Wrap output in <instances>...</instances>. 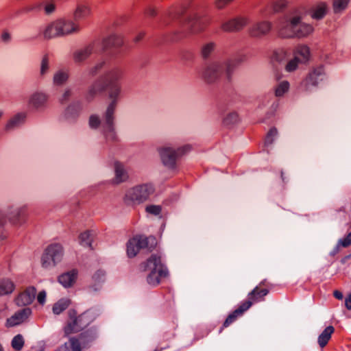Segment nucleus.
I'll use <instances>...</instances> for the list:
<instances>
[{
  "mask_svg": "<svg viewBox=\"0 0 351 351\" xmlns=\"http://www.w3.org/2000/svg\"><path fill=\"white\" fill-rule=\"evenodd\" d=\"M304 14L300 10H295L283 16L279 21L278 28L280 36L285 38H304L311 34L313 27L302 21Z\"/></svg>",
  "mask_w": 351,
  "mask_h": 351,
  "instance_id": "f257e3e1",
  "label": "nucleus"
},
{
  "mask_svg": "<svg viewBox=\"0 0 351 351\" xmlns=\"http://www.w3.org/2000/svg\"><path fill=\"white\" fill-rule=\"evenodd\" d=\"M245 60V56L239 54L232 58L213 61L202 69L201 77L208 84L217 82L223 75L230 80L237 66Z\"/></svg>",
  "mask_w": 351,
  "mask_h": 351,
  "instance_id": "f03ea898",
  "label": "nucleus"
},
{
  "mask_svg": "<svg viewBox=\"0 0 351 351\" xmlns=\"http://www.w3.org/2000/svg\"><path fill=\"white\" fill-rule=\"evenodd\" d=\"M107 88H108V96L110 101L104 113V121L102 128L106 138L109 140H114L117 138L114 114L121 97L122 87L120 84H113V85H108Z\"/></svg>",
  "mask_w": 351,
  "mask_h": 351,
  "instance_id": "7ed1b4c3",
  "label": "nucleus"
},
{
  "mask_svg": "<svg viewBox=\"0 0 351 351\" xmlns=\"http://www.w3.org/2000/svg\"><path fill=\"white\" fill-rule=\"evenodd\" d=\"M81 27L71 19L59 18L49 22L43 31L44 38L49 40L78 34Z\"/></svg>",
  "mask_w": 351,
  "mask_h": 351,
  "instance_id": "20e7f679",
  "label": "nucleus"
},
{
  "mask_svg": "<svg viewBox=\"0 0 351 351\" xmlns=\"http://www.w3.org/2000/svg\"><path fill=\"white\" fill-rule=\"evenodd\" d=\"M141 269L149 272L147 282L152 287L159 285L161 278L168 274L167 269L162 264L160 256L156 254H152L146 262L142 263Z\"/></svg>",
  "mask_w": 351,
  "mask_h": 351,
  "instance_id": "39448f33",
  "label": "nucleus"
},
{
  "mask_svg": "<svg viewBox=\"0 0 351 351\" xmlns=\"http://www.w3.org/2000/svg\"><path fill=\"white\" fill-rule=\"evenodd\" d=\"M191 149L189 145L176 147L171 144H165L157 147L162 165L169 169L176 167L177 160Z\"/></svg>",
  "mask_w": 351,
  "mask_h": 351,
  "instance_id": "423d86ee",
  "label": "nucleus"
},
{
  "mask_svg": "<svg viewBox=\"0 0 351 351\" xmlns=\"http://www.w3.org/2000/svg\"><path fill=\"white\" fill-rule=\"evenodd\" d=\"M154 191V186L151 183L136 184L126 190L123 201L128 205H139L147 201Z\"/></svg>",
  "mask_w": 351,
  "mask_h": 351,
  "instance_id": "0eeeda50",
  "label": "nucleus"
},
{
  "mask_svg": "<svg viewBox=\"0 0 351 351\" xmlns=\"http://www.w3.org/2000/svg\"><path fill=\"white\" fill-rule=\"evenodd\" d=\"M70 319L64 327V332L69 335L73 332H77L89 325L97 317L94 310L90 309L85 311L78 317H76L75 311H69Z\"/></svg>",
  "mask_w": 351,
  "mask_h": 351,
  "instance_id": "6e6552de",
  "label": "nucleus"
},
{
  "mask_svg": "<svg viewBox=\"0 0 351 351\" xmlns=\"http://www.w3.org/2000/svg\"><path fill=\"white\" fill-rule=\"evenodd\" d=\"M64 256V248L58 243L49 245L41 257L42 267L51 269L60 263Z\"/></svg>",
  "mask_w": 351,
  "mask_h": 351,
  "instance_id": "1a4fd4ad",
  "label": "nucleus"
},
{
  "mask_svg": "<svg viewBox=\"0 0 351 351\" xmlns=\"http://www.w3.org/2000/svg\"><path fill=\"white\" fill-rule=\"evenodd\" d=\"M156 244V240L154 237H134L127 243V255L130 258H133L136 256L141 249L147 248L150 250Z\"/></svg>",
  "mask_w": 351,
  "mask_h": 351,
  "instance_id": "9d476101",
  "label": "nucleus"
},
{
  "mask_svg": "<svg viewBox=\"0 0 351 351\" xmlns=\"http://www.w3.org/2000/svg\"><path fill=\"white\" fill-rule=\"evenodd\" d=\"M98 44V41L95 40L75 49L72 54L74 63L76 64H83L95 52Z\"/></svg>",
  "mask_w": 351,
  "mask_h": 351,
  "instance_id": "9b49d317",
  "label": "nucleus"
},
{
  "mask_svg": "<svg viewBox=\"0 0 351 351\" xmlns=\"http://www.w3.org/2000/svg\"><path fill=\"white\" fill-rule=\"evenodd\" d=\"M49 97V95L44 91H34L28 97L27 106L34 111L43 110L47 106Z\"/></svg>",
  "mask_w": 351,
  "mask_h": 351,
  "instance_id": "f8f14e48",
  "label": "nucleus"
},
{
  "mask_svg": "<svg viewBox=\"0 0 351 351\" xmlns=\"http://www.w3.org/2000/svg\"><path fill=\"white\" fill-rule=\"evenodd\" d=\"M272 28V23L269 21H261L254 23L249 29V34L255 38H261L267 36Z\"/></svg>",
  "mask_w": 351,
  "mask_h": 351,
  "instance_id": "ddd939ff",
  "label": "nucleus"
},
{
  "mask_svg": "<svg viewBox=\"0 0 351 351\" xmlns=\"http://www.w3.org/2000/svg\"><path fill=\"white\" fill-rule=\"evenodd\" d=\"M36 289L34 287H27L14 298L16 305L25 306L31 304L36 298Z\"/></svg>",
  "mask_w": 351,
  "mask_h": 351,
  "instance_id": "4468645a",
  "label": "nucleus"
},
{
  "mask_svg": "<svg viewBox=\"0 0 351 351\" xmlns=\"http://www.w3.org/2000/svg\"><path fill=\"white\" fill-rule=\"evenodd\" d=\"M92 14V7L88 2H79L73 11L72 21L76 23L86 21L91 16Z\"/></svg>",
  "mask_w": 351,
  "mask_h": 351,
  "instance_id": "2eb2a0df",
  "label": "nucleus"
},
{
  "mask_svg": "<svg viewBox=\"0 0 351 351\" xmlns=\"http://www.w3.org/2000/svg\"><path fill=\"white\" fill-rule=\"evenodd\" d=\"M250 21L247 16H238L228 21L223 22L221 25V28L224 32H239L245 27Z\"/></svg>",
  "mask_w": 351,
  "mask_h": 351,
  "instance_id": "dca6fc26",
  "label": "nucleus"
},
{
  "mask_svg": "<svg viewBox=\"0 0 351 351\" xmlns=\"http://www.w3.org/2000/svg\"><path fill=\"white\" fill-rule=\"evenodd\" d=\"M32 314V310L29 308H24L16 311L13 315L8 318L5 322V326L8 328L14 327L23 323Z\"/></svg>",
  "mask_w": 351,
  "mask_h": 351,
  "instance_id": "f3484780",
  "label": "nucleus"
},
{
  "mask_svg": "<svg viewBox=\"0 0 351 351\" xmlns=\"http://www.w3.org/2000/svg\"><path fill=\"white\" fill-rule=\"evenodd\" d=\"M123 75V70L119 66H114L108 70L102 76V80L107 85H113V84H119Z\"/></svg>",
  "mask_w": 351,
  "mask_h": 351,
  "instance_id": "a211bd4d",
  "label": "nucleus"
},
{
  "mask_svg": "<svg viewBox=\"0 0 351 351\" xmlns=\"http://www.w3.org/2000/svg\"><path fill=\"white\" fill-rule=\"evenodd\" d=\"M325 73L322 66L313 69L306 79V88L308 90L311 86H316L319 82L324 80Z\"/></svg>",
  "mask_w": 351,
  "mask_h": 351,
  "instance_id": "6ab92c4d",
  "label": "nucleus"
},
{
  "mask_svg": "<svg viewBox=\"0 0 351 351\" xmlns=\"http://www.w3.org/2000/svg\"><path fill=\"white\" fill-rule=\"evenodd\" d=\"M252 306V302L245 301L242 302L239 307L230 313L225 322H223V327L226 328L233 323L237 317L241 316L244 312L248 310Z\"/></svg>",
  "mask_w": 351,
  "mask_h": 351,
  "instance_id": "aec40b11",
  "label": "nucleus"
},
{
  "mask_svg": "<svg viewBox=\"0 0 351 351\" xmlns=\"http://www.w3.org/2000/svg\"><path fill=\"white\" fill-rule=\"evenodd\" d=\"M77 275V270L72 269L60 275L58 280L64 288L71 287L75 284Z\"/></svg>",
  "mask_w": 351,
  "mask_h": 351,
  "instance_id": "412c9836",
  "label": "nucleus"
},
{
  "mask_svg": "<svg viewBox=\"0 0 351 351\" xmlns=\"http://www.w3.org/2000/svg\"><path fill=\"white\" fill-rule=\"evenodd\" d=\"M123 45V37L117 34H112L102 40L104 50L109 48H119Z\"/></svg>",
  "mask_w": 351,
  "mask_h": 351,
  "instance_id": "4be33fe9",
  "label": "nucleus"
},
{
  "mask_svg": "<svg viewBox=\"0 0 351 351\" xmlns=\"http://www.w3.org/2000/svg\"><path fill=\"white\" fill-rule=\"evenodd\" d=\"M129 178L128 169L125 166L119 162L114 163V178L113 182L115 184H121L126 182Z\"/></svg>",
  "mask_w": 351,
  "mask_h": 351,
  "instance_id": "5701e85b",
  "label": "nucleus"
},
{
  "mask_svg": "<svg viewBox=\"0 0 351 351\" xmlns=\"http://www.w3.org/2000/svg\"><path fill=\"white\" fill-rule=\"evenodd\" d=\"M27 113L24 112H18L12 117L8 121L6 130H13L23 125L26 121Z\"/></svg>",
  "mask_w": 351,
  "mask_h": 351,
  "instance_id": "b1692460",
  "label": "nucleus"
},
{
  "mask_svg": "<svg viewBox=\"0 0 351 351\" xmlns=\"http://www.w3.org/2000/svg\"><path fill=\"white\" fill-rule=\"evenodd\" d=\"M69 77L70 73L68 69H58L53 75L52 83L55 86H62L68 82Z\"/></svg>",
  "mask_w": 351,
  "mask_h": 351,
  "instance_id": "393cba45",
  "label": "nucleus"
},
{
  "mask_svg": "<svg viewBox=\"0 0 351 351\" xmlns=\"http://www.w3.org/2000/svg\"><path fill=\"white\" fill-rule=\"evenodd\" d=\"M327 11V5L324 2H319L311 8L310 14L312 19L321 20L326 16Z\"/></svg>",
  "mask_w": 351,
  "mask_h": 351,
  "instance_id": "a878e982",
  "label": "nucleus"
},
{
  "mask_svg": "<svg viewBox=\"0 0 351 351\" xmlns=\"http://www.w3.org/2000/svg\"><path fill=\"white\" fill-rule=\"evenodd\" d=\"M107 84L102 80V77L95 81L89 88L87 93V99H92L95 95L104 92L106 88Z\"/></svg>",
  "mask_w": 351,
  "mask_h": 351,
  "instance_id": "bb28decb",
  "label": "nucleus"
},
{
  "mask_svg": "<svg viewBox=\"0 0 351 351\" xmlns=\"http://www.w3.org/2000/svg\"><path fill=\"white\" fill-rule=\"evenodd\" d=\"M268 293V289H259L258 287H256L251 292L249 293L247 301L252 302V304L254 302L264 300V297L267 295Z\"/></svg>",
  "mask_w": 351,
  "mask_h": 351,
  "instance_id": "cd10ccee",
  "label": "nucleus"
},
{
  "mask_svg": "<svg viewBox=\"0 0 351 351\" xmlns=\"http://www.w3.org/2000/svg\"><path fill=\"white\" fill-rule=\"evenodd\" d=\"M95 237L93 230H86L80 234L78 237L79 243L84 247H92V243Z\"/></svg>",
  "mask_w": 351,
  "mask_h": 351,
  "instance_id": "c85d7f7f",
  "label": "nucleus"
},
{
  "mask_svg": "<svg viewBox=\"0 0 351 351\" xmlns=\"http://www.w3.org/2000/svg\"><path fill=\"white\" fill-rule=\"evenodd\" d=\"M293 56L298 58L301 64L305 63L310 58L309 48L306 45H300L295 49Z\"/></svg>",
  "mask_w": 351,
  "mask_h": 351,
  "instance_id": "c756f323",
  "label": "nucleus"
},
{
  "mask_svg": "<svg viewBox=\"0 0 351 351\" xmlns=\"http://www.w3.org/2000/svg\"><path fill=\"white\" fill-rule=\"evenodd\" d=\"M81 110V103L73 101L69 104L64 111V117L66 119H73L77 117Z\"/></svg>",
  "mask_w": 351,
  "mask_h": 351,
  "instance_id": "7c9ffc66",
  "label": "nucleus"
},
{
  "mask_svg": "<svg viewBox=\"0 0 351 351\" xmlns=\"http://www.w3.org/2000/svg\"><path fill=\"white\" fill-rule=\"evenodd\" d=\"M335 328L332 326L326 327L324 331L319 335L317 342L321 348L325 347L331 338Z\"/></svg>",
  "mask_w": 351,
  "mask_h": 351,
  "instance_id": "2f4dec72",
  "label": "nucleus"
},
{
  "mask_svg": "<svg viewBox=\"0 0 351 351\" xmlns=\"http://www.w3.org/2000/svg\"><path fill=\"white\" fill-rule=\"evenodd\" d=\"M104 117H103V121H101L99 116H97L96 114H92L90 117V118H89L88 123H89V126L92 129H97V128H99L100 127L101 128V133H102L104 138L106 139V141L107 142H114V141H116L117 140V137L114 140H109L105 136V134L104 133V131H103V128H102V125L104 123Z\"/></svg>",
  "mask_w": 351,
  "mask_h": 351,
  "instance_id": "473e14b6",
  "label": "nucleus"
},
{
  "mask_svg": "<svg viewBox=\"0 0 351 351\" xmlns=\"http://www.w3.org/2000/svg\"><path fill=\"white\" fill-rule=\"evenodd\" d=\"M15 289V284L9 278H5L0 281V295L12 293Z\"/></svg>",
  "mask_w": 351,
  "mask_h": 351,
  "instance_id": "72a5a7b5",
  "label": "nucleus"
},
{
  "mask_svg": "<svg viewBox=\"0 0 351 351\" xmlns=\"http://www.w3.org/2000/svg\"><path fill=\"white\" fill-rule=\"evenodd\" d=\"M58 351H81L80 342L77 339L70 338L67 342L60 347Z\"/></svg>",
  "mask_w": 351,
  "mask_h": 351,
  "instance_id": "f704fd0d",
  "label": "nucleus"
},
{
  "mask_svg": "<svg viewBox=\"0 0 351 351\" xmlns=\"http://www.w3.org/2000/svg\"><path fill=\"white\" fill-rule=\"evenodd\" d=\"M106 280V272L104 270L99 269L97 270L93 276V281L94 285H93L90 288L93 291H97L100 289V285L103 283Z\"/></svg>",
  "mask_w": 351,
  "mask_h": 351,
  "instance_id": "c9c22d12",
  "label": "nucleus"
},
{
  "mask_svg": "<svg viewBox=\"0 0 351 351\" xmlns=\"http://www.w3.org/2000/svg\"><path fill=\"white\" fill-rule=\"evenodd\" d=\"M59 0H45L43 3L44 12L46 15L53 14L57 10Z\"/></svg>",
  "mask_w": 351,
  "mask_h": 351,
  "instance_id": "e433bc0d",
  "label": "nucleus"
},
{
  "mask_svg": "<svg viewBox=\"0 0 351 351\" xmlns=\"http://www.w3.org/2000/svg\"><path fill=\"white\" fill-rule=\"evenodd\" d=\"M70 304V300L66 298H62L56 302L53 306V313L59 315L68 308Z\"/></svg>",
  "mask_w": 351,
  "mask_h": 351,
  "instance_id": "4c0bfd02",
  "label": "nucleus"
},
{
  "mask_svg": "<svg viewBox=\"0 0 351 351\" xmlns=\"http://www.w3.org/2000/svg\"><path fill=\"white\" fill-rule=\"evenodd\" d=\"M289 57L287 51L284 49H278L273 52L271 59L279 63L286 62Z\"/></svg>",
  "mask_w": 351,
  "mask_h": 351,
  "instance_id": "58836bf2",
  "label": "nucleus"
},
{
  "mask_svg": "<svg viewBox=\"0 0 351 351\" xmlns=\"http://www.w3.org/2000/svg\"><path fill=\"white\" fill-rule=\"evenodd\" d=\"M300 64L301 63L297 57H295L293 55L292 57L289 56L286 61L285 70L286 72L292 73L298 69Z\"/></svg>",
  "mask_w": 351,
  "mask_h": 351,
  "instance_id": "ea45409f",
  "label": "nucleus"
},
{
  "mask_svg": "<svg viewBox=\"0 0 351 351\" xmlns=\"http://www.w3.org/2000/svg\"><path fill=\"white\" fill-rule=\"evenodd\" d=\"M289 83L288 81L284 80L279 82L274 88V94L277 97L284 96V95L288 92L289 89Z\"/></svg>",
  "mask_w": 351,
  "mask_h": 351,
  "instance_id": "a19ab883",
  "label": "nucleus"
},
{
  "mask_svg": "<svg viewBox=\"0 0 351 351\" xmlns=\"http://www.w3.org/2000/svg\"><path fill=\"white\" fill-rule=\"evenodd\" d=\"M25 210V206L14 208L9 212V219L12 221L13 223H17L19 221V218L23 215Z\"/></svg>",
  "mask_w": 351,
  "mask_h": 351,
  "instance_id": "79ce46f5",
  "label": "nucleus"
},
{
  "mask_svg": "<svg viewBox=\"0 0 351 351\" xmlns=\"http://www.w3.org/2000/svg\"><path fill=\"white\" fill-rule=\"evenodd\" d=\"M216 44L214 42L204 43L201 48V55L203 58L206 59L210 56L215 50Z\"/></svg>",
  "mask_w": 351,
  "mask_h": 351,
  "instance_id": "37998d69",
  "label": "nucleus"
},
{
  "mask_svg": "<svg viewBox=\"0 0 351 351\" xmlns=\"http://www.w3.org/2000/svg\"><path fill=\"white\" fill-rule=\"evenodd\" d=\"M204 22L195 16L188 23V28L193 33L199 32L202 29Z\"/></svg>",
  "mask_w": 351,
  "mask_h": 351,
  "instance_id": "c03bdc74",
  "label": "nucleus"
},
{
  "mask_svg": "<svg viewBox=\"0 0 351 351\" xmlns=\"http://www.w3.org/2000/svg\"><path fill=\"white\" fill-rule=\"evenodd\" d=\"M50 63L48 55L45 54L42 57L40 65L39 74L43 77L47 75L49 71Z\"/></svg>",
  "mask_w": 351,
  "mask_h": 351,
  "instance_id": "a18cd8bd",
  "label": "nucleus"
},
{
  "mask_svg": "<svg viewBox=\"0 0 351 351\" xmlns=\"http://www.w3.org/2000/svg\"><path fill=\"white\" fill-rule=\"evenodd\" d=\"M270 6L274 12L282 11L287 5V0H271Z\"/></svg>",
  "mask_w": 351,
  "mask_h": 351,
  "instance_id": "49530a36",
  "label": "nucleus"
},
{
  "mask_svg": "<svg viewBox=\"0 0 351 351\" xmlns=\"http://www.w3.org/2000/svg\"><path fill=\"white\" fill-rule=\"evenodd\" d=\"M74 94V90L73 88L71 86H67L63 90L62 93L59 98V101L61 104H64L67 102L73 96Z\"/></svg>",
  "mask_w": 351,
  "mask_h": 351,
  "instance_id": "de8ad7c7",
  "label": "nucleus"
},
{
  "mask_svg": "<svg viewBox=\"0 0 351 351\" xmlns=\"http://www.w3.org/2000/svg\"><path fill=\"white\" fill-rule=\"evenodd\" d=\"M239 115L235 112L228 113L226 117L223 119V124L230 126L237 123L239 121Z\"/></svg>",
  "mask_w": 351,
  "mask_h": 351,
  "instance_id": "09e8293b",
  "label": "nucleus"
},
{
  "mask_svg": "<svg viewBox=\"0 0 351 351\" xmlns=\"http://www.w3.org/2000/svg\"><path fill=\"white\" fill-rule=\"evenodd\" d=\"M12 347L17 351H20L24 346V339L21 335H16L12 340Z\"/></svg>",
  "mask_w": 351,
  "mask_h": 351,
  "instance_id": "8fccbe9b",
  "label": "nucleus"
},
{
  "mask_svg": "<svg viewBox=\"0 0 351 351\" xmlns=\"http://www.w3.org/2000/svg\"><path fill=\"white\" fill-rule=\"evenodd\" d=\"M350 0H334L333 9L335 12H339L346 8Z\"/></svg>",
  "mask_w": 351,
  "mask_h": 351,
  "instance_id": "3c124183",
  "label": "nucleus"
},
{
  "mask_svg": "<svg viewBox=\"0 0 351 351\" xmlns=\"http://www.w3.org/2000/svg\"><path fill=\"white\" fill-rule=\"evenodd\" d=\"M278 131L276 128H273L270 129V130L268 132L265 141V145L266 146H269L271 145L275 139V138L277 136Z\"/></svg>",
  "mask_w": 351,
  "mask_h": 351,
  "instance_id": "603ef678",
  "label": "nucleus"
},
{
  "mask_svg": "<svg viewBox=\"0 0 351 351\" xmlns=\"http://www.w3.org/2000/svg\"><path fill=\"white\" fill-rule=\"evenodd\" d=\"M106 65V60H101L97 62L89 70V73L91 75H96L100 70H101Z\"/></svg>",
  "mask_w": 351,
  "mask_h": 351,
  "instance_id": "864d4df0",
  "label": "nucleus"
},
{
  "mask_svg": "<svg viewBox=\"0 0 351 351\" xmlns=\"http://www.w3.org/2000/svg\"><path fill=\"white\" fill-rule=\"evenodd\" d=\"M145 210L149 214L158 215L160 214L161 207L158 205H149L146 206Z\"/></svg>",
  "mask_w": 351,
  "mask_h": 351,
  "instance_id": "5fc2aeb1",
  "label": "nucleus"
},
{
  "mask_svg": "<svg viewBox=\"0 0 351 351\" xmlns=\"http://www.w3.org/2000/svg\"><path fill=\"white\" fill-rule=\"evenodd\" d=\"M351 245V232L344 238L339 240L337 246L347 247Z\"/></svg>",
  "mask_w": 351,
  "mask_h": 351,
  "instance_id": "6e6d98bb",
  "label": "nucleus"
},
{
  "mask_svg": "<svg viewBox=\"0 0 351 351\" xmlns=\"http://www.w3.org/2000/svg\"><path fill=\"white\" fill-rule=\"evenodd\" d=\"M234 0H215V5L218 9H223Z\"/></svg>",
  "mask_w": 351,
  "mask_h": 351,
  "instance_id": "4d7b16f0",
  "label": "nucleus"
},
{
  "mask_svg": "<svg viewBox=\"0 0 351 351\" xmlns=\"http://www.w3.org/2000/svg\"><path fill=\"white\" fill-rule=\"evenodd\" d=\"M47 293L45 291H40L37 295V301L39 304L43 305L46 301Z\"/></svg>",
  "mask_w": 351,
  "mask_h": 351,
  "instance_id": "13d9d810",
  "label": "nucleus"
},
{
  "mask_svg": "<svg viewBox=\"0 0 351 351\" xmlns=\"http://www.w3.org/2000/svg\"><path fill=\"white\" fill-rule=\"evenodd\" d=\"M1 38L3 42L8 43L11 40V35L8 32H3L1 34Z\"/></svg>",
  "mask_w": 351,
  "mask_h": 351,
  "instance_id": "bf43d9fd",
  "label": "nucleus"
},
{
  "mask_svg": "<svg viewBox=\"0 0 351 351\" xmlns=\"http://www.w3.org/2000/svg\"><path fill=\"white\" fill-rule=\"evenodd\" d=\"M345 305L348 310H351V293L346 298Z\"/></svg>",
  "mask_w": 351,
  "mask_h": 351,
  "instance_id": "052dcab7",
  "label": "nucleus"
},
{
  "mask_svg": "<svg viewBox=\"0 0 351 351\" xmlns=\"http://www.w3.org/2000/svg\"><path fill=\"white\" fill-rule=\"evenodd\" d=\"M144 32H139L138 34L134 37V41L135 43L139 42L144 36Z\"/></svg>",
  "mask_w": 351,
  "mask_h": 351,
  "instance_id": "680f3d73",
  "label": "nucleus"
},
{
  "mask_svg": "<svg viewBox=\"0 0 351 351\" xmlns=\"http://www.w3.org/2000/svg\"><path fill=\"white\" fill-rule=\"evenodd\" d=\"M5 214L2 210H0V227L2 226L5 223Z\"/></svg>",
  "mask_w": 351,
  "mask_h": 351,
  "instance_id": "e2e57ef3",
  "label": "nucleus"
},
{
  "mask_svg": "<svg viewBox=\"0 0 351 351\" xmlns=\"http://www.w3.org/2000/svg\"><path fill=\"white\" fill-rule=\"evenodd\" d=\"M333 295L338 300L343 299V293L339 291H335Z\"/></svg>",
  "mask_w": 351,
  "mask_h": 351,
  "instance_id": "0e129e2a",
  "label": "nucleus"
},
{
  "mask_svg": "<svg viewBox=\"0 0 351 351\" xmlns=\"http://www.w3.org/2000/svg\"><path fill=\"white\" fill-rule=\"evenodd\" d=\"M8 237V234L5 232L0 231V244L3 241Z\"/></svg>",
  "mask_w": 351,
  "mask_h": 351,
  "instance_id": "69168bd1",
  "label": "nucleus"
},
{
  "mask_svg": "<svg viewBox=\"0 0 351 351\" xmlns=\"http://www.w3.org/2000/svg\"><path fill=\"white\" fill-rule=\"evenodd\" d=\"M156 14V12L154 10V9L153 8H149V10H148V14H149L150 16H154Z\"/></svg>",
  "mask_w": 351,
  "mask_h": 351,
  "instance_id": "338daca9",
  "label": "nucleus"
},
{
  "mask_svg": "<svg viewBox=\"0 0 351 351\" xmlns=\"http://www.w3.org/2000/svg\"><path fill=\"white\" fill-rule=\"evenodd\" d=\"M3 110L0 109V119L2 118V117L3 116Z\"/></svg>",
  "mask_w": 351,
  "mask_h": 351,
  "instance_id": "774afa93",
  "label": "nucleus"
}]
</instances>
